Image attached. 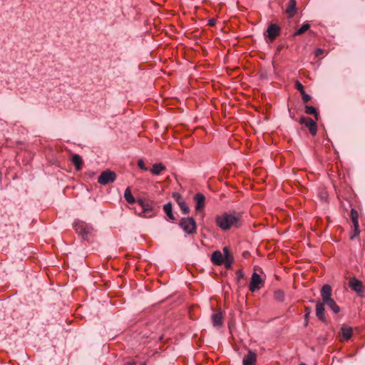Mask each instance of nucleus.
I'll use <instances>...</instances> for the list:
<instances>
[{
	"label": "nucleus",
	"instance_id": "obj_1",
	"mask_svg": "<svg viewBox=\"0 0 365 365\" xmlns=\"http://www.w3.org/2000/svg\"><path fill=\"white\" fill-rule=\"evenodd\" d=\"M241 215L235 211L223 212L215 217L216 225L222 230H228L231 227L240 226Z\"/></svg>",
	"mask_w": 365,
	"mask_h": 365
},
{
	"label": "nucleus",
	"instance_id": "obj_2",
	"mask_svg": "<svg viewBox=\"0 0 365 365\" xmlns=\"http://www.w3.org/2000/svg\"><path fill=\"white\" fill-rule=\"evenodd\" d=\"M322 302L327 304L331 310L335 314L340 312L339 307L336 304V302L331 298L332 288L329 284H324L320 291Z\"/></svg>",
	"mask_w": 365,
	"mask_h": 365
},
{
	"label": "nucleus",
	"instance_id": "obj_3",
	"mask_svg": "<svg viewBox=\"0 0 365 365\" xmlns=\"http://www.w3.org/2000/svg\"><path fill=\"white\" fill-rule=\"evenodd\" d=\"M180 227L188 235L196 232L197 225L192 217H182L179 223Z\"/></svg>",
	"mask_w": 365,
	"mask_h": 365
},
{
	"label": "nucleus",
	"instance_id": "obj_4",
	"mask_svg": "<svg viewBox=\"0 0 365 365\" xmlns=\"http://www.w3.org/2000/svg\"><path fill=\"white\" fill-rule=\"evenodd\" d=\"M115 173L108 170L101 173L98 178V182L105 185L113 182L115 180Z\"/></svg>",
	"mask_w": 365,
	"mask_h": 365
},
{
	"label": "nucleus",
	"instance_id": "obj_5",
	"mask_svg": "<svg viewBox=\"0 0 365 365\" xmlns=\"http://www.w3.org/2000/svg\"><path fill=\"white\" fill-rule=\"evenodd\" d=\"M76 232L80 235L82 238L86 239L88 235L92 232V227H89L87 224L83 222H77L74 225Z\"/></svg>",
	"mask_w": 365,
	"mask_h": 365
},
{
	"label": "nucleus",
	"instance_id": "obj_6",
	"mask_svg": "<svg viewBox=\"0 0 365 365\" xmlns=\"http://www.w3.org/2000/svg\"><path fill=\"white\" fill-rule=\"evenodd\" d=\"M317 121L315 120H312L310 118L307 117H302L299 120V123L300 124L304 125L309 130L310 133L312 135H315L317 133Z\"/></svg>",
	"mask_w": 365,
	"mask_h": 365
},
{
	"label": "nucleus",
	"instance_id": "obj_7",
	"mask_svg": "<svg viewBox=\"0 0 365 365\" xmlns=\"http://www.w3.org/2000/svg\"><path fill=\"white\" fill-rule=\"evenodd\" d=\"M264 286V281L261 277L256 272L252 274L251 281L250 283L249 289L252 292L259 290Z\"/></svg>",
	"mask_w": 365,
	"mask_h": 365
},
{
	"label": "nucleus",
	"instance_id": "obj_8",
	"mask_svg": "<svg viewBox=\"0 0 365 365\" xmlns=\"http://www.w3.org/2000/svg\"><path fill=\"white\" fill-rule=\"evenodd\" d=\"M350 218L354 225V233L352 235H351L350 239L353 240L360 232L359 225V213L354 208H352L351 210Z\"/></svg>",
	"mask_w": 365,
	"mask_h": 365
},
{
	"label": "nucleus",
	"instance_id": "obj_9",
	"mask_svg": "<svg viewBox=\"0 0 365 365\" xmlns=\"http://www.w3.org/2000/svg\"><path fill=\"white\" fill-rule=\"evenodd\" d=\"M223 263L227 269H230L232 267L234 258L232 254L230 252V250L227 247H225L223 248Z\"/></svg>",
	"mask_w": 365,
	"mask_h": 365
},
{
	"label": "nucleus",
	"instance_id": "obj_10",
	"mask_svg": "<svg viewBox=\"0 0 365 365\" xmlns=\"http://www.w3.org/2000/svg\"><path fill=\"white\" fill-rule=\"evenodd\" d=\"M349 286L352 290L355 291L359 294L363 292L364 286L362 282L355 277L350 279L349 282Z\"/></svg>",
	"mask_w": 365,
	"mask_h": 365
},
{
	"label": "nucleus",
	"instance_id": "obj_11",
	"mask_svg": "<svg viewBox=\"0 0 365 365\" xmlns=\"http://www.w3.org/2000/svg\"><path fill=\"white\" fill-rule=\"evenodd\" d=\"M280 28L275 24H271L267 30V36L270 40L274 39L279 34Z\"/></svg>",
	"mask_w": 365,
	"mask_h": 365
},
{
	"label": "nucleus",
	"instance_id": "obj_12",
	"mask_svg": "<svg viewBox=\"0 0 365 365\" xmlns=\"http://www.w3.org/2000/svg\"><path fill=\"white\" fill-rule=\"evenodd\" d=\"M316 316L320 321H325L324 304L322 302L317 301L316 303Z\"/></svg>",
	"mask_w": 365,
	"mask_h": 365
},
{
	"label": "nucleus",
	"instance_id": "obj_13",
	"mask_svg": "<svg viewBox=\"0 0 365 365\" xmlns=\"http://www.w3.org/2000/svg\"><path fill=\"white\" fill-rule=\"evenodd\" d=\"M173 197L176 200L182 213L187 214L190 212L189 207L186 205L185 202L182 199L180 195L178 193L175 192L173 193Z\"/></svg>",
	"mask_w": 365,
	"mask_h": 365
},
{
	"label": "nucleus",
	"instance_id": "obj_14",
	"mask_svg": "<svg viewBox=\"0 0 365 365\" xmlns=\"http://www.w3.org/2000/svg\"><path fill=\"white\" fill-rule=\"evenodd\" d=\"M256 360L257 355L255 352L249 350L247 354L243 358V365H252L256 362Z\"/></svg>",
	"mask_w": 365,
	"mask_h": 365
},
{
	"label": "nucleus",
	"instance_id": "obj_15",
	"mask_svg": "<svg viewBox=\"0 0 365 365\" xmlns=\"http://www.w3.org/2000/svg\"><path fill=\"white\" fill-rule=\"evenodd\" d=\"M194 200L196 202V210L199 211L205 207V197L203 194L197 192L194 197Z\"/></svg>",
	"mask_w": 365,
	"mask_h": 365
},
{
	"label": "nucleus",
	"instance_id": "obj_16",
	"mask_svg": "<svg viewBox=\"0 0 365 365\" xmlns=\"http://www.w3.org/2000/svg\"><path fill=\"white\" fill-rule=\"evenodd\" d=\"M212 262L215 265H221L223 264V255L220 251H215L211 257Z\"/></svg>",
	"mask_w": 365,
	"mask_h": 365
},
{
	"label": "nucleus",
	"instance_id": "obj_17",
	"mask_svg": "<svg viewBox=\"0 0 365 365\" xmlns=\"http://www.w3.org/2000/svg\"><path fill=\"white\" fill-rule=\"evenodd\" d=\"M222 314L221 312H217L213 314L211 317V321L213 327H220L222 325Z\"/></svg>",
	"mask_w": 365,
	"mask_h": 365
},
{
	"label": "nucleus",
	"instance_id": "obj_18",
	"mask_svg": "<svg viewBox=\"0 0 365 365\" xmlns=\"http://www.w3.org/2000/svg\"><path fill=\"white\" fill-rule=\"evenodd\" d=\"M297 2L295 0H289L287 4L286 12L289 17H293L297 11L296 9Z\"/></svg>",
	"mask_w": 365,
	"mask_h": 365
},
{
	"label": "nucleus",
	"instance_id": "obj_19",
	"mask_svg": "<svg viewBox=\"0 0 365 365\" xmlns=\"http://www.w3.org/2000/svg\"><path fill=\"white\" fill-rule=\"evenodd\" d=\"M341 333L344 340H349L353 334V329L351 327L343 326L341 328Z\"/></svg>",
	"mask_w": 365,
	"mask_h": 365
},
{
	"label": "nucleus",
	"instance_id": "obj_20",
	"mask_svg": "<svg viewBox=\"0 0 365 365\" xmlns=\"http://www.w3.org/2000/svg\"><path fill=\"white\" fill-rule=\"evenodd\" d=\"M304 112L307 114H309V115H314L316 120H319V114L317 112V109L314 106H307V105L305 106Z\"/></svg>",
	"mask_w": 365,
	"mask_h": 365
},
{
	"label": "nucleus",
	"instance_id": "obj_21",
	"mask_svg": "<svg viewBox=\"0 0 365 365\" xmlns=\"http://www.w3.org/2000/svg\"><path fill=\"white\" fill-rule=\"evenodd\" d=\"M71 161L73 163V165L76 166V168L77 170H79L81 169V165L83 164V161L79 155L74 154L72 156Z\"/></svg>",
	"mask_w": 365,
	"mask_h": 365
},
{
	"label": "nucleus",
	"instance_id": "obj_22",
	"mask_svg": "<svg viewBox=\"0 0 365 365\" xmlns=\"http://www.w3.org/2000/svg\"><path fill=\"white\" fill-rule=\"evenodd\" d=\"M165 170V167L162 163H155L150 169V172L153 175H159L162 171Z\"/></svg>",
	"mask_w": 365,
	"mask_h": 365
},
{
	"label": "nucleus",
	"instance_id": "obj_23",
	"mask_svg": "<svg viewBox=\"0 0 365 365\" xmlns=\"http://www.w3.org/2000/svg\"><path fill=\"white\" fill-rule=\"evenodd\" d=\"M124 197L128 203L133 204L135 200L134 196L132 195L130 187H127L124 192Z\"/></svg>",
	"mask_w": 365,
	"mask_h": 365
},
{
	"label": "nucleus",
	"instance_id": "obj_24",
	"mask_svg": "<svg viewBox=\"0 0 365 365\" xmlns=\"http://www.w3.org/2000/svg\"><path fill=\"white\" fill-rule=\"evenodd\" d=\"M138 203L140 205V206L141 207L142 210H143V212H148V211H150L151 210V206L150 205L149 203L148 202H145L142 199H139L138 200Z\"/></svg>",
	"mask_w": 365,
	"mask_h": 365
},
{
	"label": "nucleus",
	"instance_id": "obj_25",
	"mask_svg": "<svg viewBox=\"0 0 365 365\" xmlns=\"http://www.w3.org/2000/svg\"><path fill=\"white\" fill-rule=\"evenodd\" d=\"M164 211L166 213V215H168V217L171 219V220H174L175 217H174V215L173 214V211H172V205L171 203H168V204H165L164 205Z\"/></svg>",
	"mask_w": 365,
	"mask_h": 365
},
{
	"label": "nucleus",
	"instance_id": "obj_26",
	"mask_svg": "<svg viewBox=\"0 0 365 365\" xmlns=\"http://www.w3.org/2000/svg\"><path fill=\"white\" fill-rule=\"evenodd\" d=\"M274 298L279 302H283L284 299V292L281 289H277L274 292Z\"/></svg>",
	"mask_w": 365,
	"mask_h": 365
},
{
	"label": "nucleus",
	"instance_id": "obj_27",
	"mask_svg": "<svg viewBox=\"0 0 365 365\" xmlns=\"http://www.w3.org/2000/svg\"><path fill=\"white\" fill-rule=\"evenodd\" d=\"M310 27L309 24H304L295 33L294 35H301L307 31Z\"/></svg>",
	"mask_w": 365,
	"mask_h": 365
},
{
	"label": "nucleus",
	"instance_id": "obj_28",
	"mask_svg": "<svg viewBox=\"0 0 365 365\" xmlns=\"http://www.w3.org/2000/svg\"><path fill=\"white\" fill-rule=\"evenodd\" d=\"M245 277L244 275V273L242 270L240 269H238L237 272H236V279H237V281L239 282L240 279H243Z\"/></svg>",
	"mask_w": 365,
	"mask_h": 365
},
{
	"label": "nucleus",
	"instance_id": "obj_29",
	"mask_svg": "<svg viewBox=\"0 0 365 365\" xmlns=\"http://www.w3.org/2000/svg\"><path fill=\"white\" fill-rule=\"evenodd\" d=\"M311 313V308L306 307L305 308V320H306V325L308 324V318L309 316V314Z\"/></svg>",
	"mask_w": 365,
	"mask_h": 365
},
{
	"label": "nucleus",
	"instance_id": "obj_30",
	"mask_svg": "<svg viewBox=\"0 0 365 365\" xmlns=\"http://www.w3.org/2000/svg\"><path fill=\"white\" fill-rule=\"evenodd\" d=\"M138 167L142 169V170H147V168L145 167V163H144V161L143 160H139L138 161Z\"/></svg>",
	"mask_w": 365,
	"mask_h": 365
},
{
	"label": "nucleus",
	"instance_id": "obj_31",
	"mask_svg": "<svg viewBox=\"0 0 365 365\" xmlns=\"http://www.w3.org/2000/svg\"><path fill=\"white\" fill-rule=\"evenodd\" d=\"M295 88L297 91H300L301 90H302L304 88V86L299 81H297L295 82Z\"/></svg>",
	"mask_w": 365,
	"mask_h": 365
},
{
	"label": "nucleus",
	"instance_id": "obj_32",
	"mask_svg": "<svg viewBox=\"0 0 365 365\" xmlns=\"http://www.w3.org/2000/svg\"><path fill=\"white\" fill-rule=\"evenodd\" d=\"M302 99H303L304 102L307 103L311 100V96L306 93L305 95H304L302 96Z\"/></svg>",
	"mask_w": 365,
	"mask_h": 365
},
{
	"label": "nucleus",
	"instance_id": "obj_33",
	"mask_svg": "<svg viewBox=\"0 0 365 365\" xmlns=\"http://www.w3.org/2000/svg\"><path fill=\"white\" fill-rule=\"evenodd\" d=\"M208 24L213 26L216 24V20L215 19H210L208 20Z\"/></svg>",
	"mask_w": 365,
	"mask_h": 365
},
{
	"label": "nucleus",
	"instance_id": "obj_34",
	"mask_svg": "<svg viewBox=\"0 0 365 365\" xmlns=\"http://www.w3.org/2000/svg\"><path fill=\"white\" fill-rule=\"evenodd\" d=\"M136 362L135 361H127L124 365H135Z\"/></svg>",
	"mask_w": 365,
	"mask_h": 365
},
{
	"label": "nucleus",
	"instance_id": "obj_35",
	"mask_svg": "<svg viewBox=\"0 0 365 365\" xmlns=\"http://www.w3.org/2000/svg\"><path fill=\"white\" fill-rule=\"evenodd\" d=\"M299 92H300V93H301V95H302V97L304 95H305V94H306V93H305L304 89V88H303L302 90H301Z\"/></svg>",
	"mask_w": 365,
	"mask_h": 365
},
{
	"label": "nucleus",
	"instance_id": "obj_36",
	"mask_svg": "<svg viewBox=\"0 0 365 365\" xmlns=\"http://www.w3.org/2000/svg\"><path fill=\"white\" fill-rule=\"evenodd\" d=\"M322 52V51L321 49H318L317 51V56L319 55V53H321Z\"/></svg>",
	"mask_w": 365,
	"mask_h": 365
}]
</instances>
